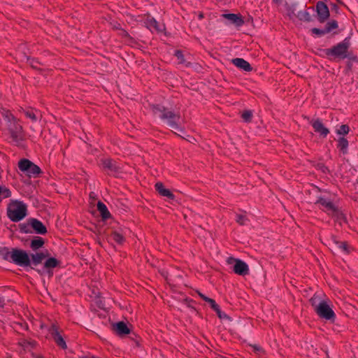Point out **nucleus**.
Masks as SVG:
<instances>
[{
	"mask_svg": "<svg viewBox=\"0 0 358 358\" xmlns=\"http://www.w3.org/2000/svg\"><path fill=\"white\" fill-rule=\"evenodd\" d=\"M152 113L157 116L168 127L183 131L181 127V115L179 110L166 108L160 104H154L151 106Z\"/></svg>",
	"mask_w": 358,
	"mask_h": 358,
	"instance_id": "1",
	"label": "nucleus"
},
{
	"mask_svg": "<svg viewBox=\"0 0 358 358\" xmlns=\"http://www.w3.org/2000/svg\"><path fill=\"white\" fill-rule=\"evenodd\" d=\"M27 208L22 202L19 201H11L8 206V217L13 222H19L27 216Z\"/></svg>",
	"mask_w": 358,
	"mask_h": 358,
	"instance_id": "2",
	"label": "nucleus"
},
{
	"mask_svg": "<svg viewBox=\"0 0 358 358\" xmlns=\"http://www.w3.org/2000/svg\"><path fill=\"white\" fill-rule=\"evenodd\" d=\"M350 43L348 38L331 48L325 50L326 55L329 58L345 59L348 57Z\"/></svg>",
	"mask_w": 358,
	"mask_h": 358,
	"instance_id": "3",
	"label": "nucleus"
},
{
	"mask_svg": "<svg viewBox=\"0 0 358 358\" xmlns=\"http://www.w3.org/2000/svg\"><path fill=\"white\" fill-rule=\"evenodd\" d=\"M18 168L29 178L41 177V169L28 159H22L18 162Z\"/></svg>",
	"mask_w": 358,
	"mask_h": 358,
	"instance_id": "4",
	"label": "nucleus"
},
{
	"mask_svg": "<svg viewBox=\"0 0 358 358\" xmlns=\"http://www.w3.org/2000/svg\"><path fill=\"white\" fill-rule=\"evenodd\" d=\"M11 262L23 267L31 266V259L29 254L18 248H12Z\"/></svg>",
	"mask_w": 358,
	"mask_h": 358,
	"instance_id": "5",
	"label": "nucleus"
},
{
	"mask_svg": "<svg viewBox=\"0 0 358 358\" xmlns=\"http://www.w3.org/2000/svg\"><path fill=\"white\" fill-rule=\"evenodd\" d=\"M8 129L12 142L17 146L21 145L22 142L25 139L22 127L19 123H15L13 124H8Z\"/></svg>",
	"mask_w": 358,
	"mask_h": 358,
	"instance_id": "6",
	"label": "nucleus"
},
{
	"mask_svg": "<svg viewBox=\"0 0 358 358\" xmlns=\"http://www.w3.org/2000/svg\"><path fill=\"white\" fill-rule=\"evenodd\" d=\"M315 312L321 318L327 320H334L336 317L334 312L326 301L320 303L317 306Z\"/></svg>",
	"mask_w": 358,
	"mask_h": 358,
	"instance_id": "7",
	"label": "nucleus"
},
{
	"mask_svg": "<svg viewBox=\"0 0 358 358\" xmlns=\"http://www.w3.org/2000/svg\"><path fill=\"white\" fill-rule=\"evenodd\" d=\"M100 165L108 173H116L121 169V164L110 157H103L100 159Z\"/></svg>",
	"mask_w": 358,
	"mask_h": 358,
	"instance_id": "8",
	"label": "nucleus"
},
{
	"mask_svg": "<svg viewBox=\"0 0 358 358\" xmlns=\"http://www.w3.org/2000/svg\"><path fill=\"white\" fill-rule=\"evenodd\" d=\"M227 263L229 264H232L234 263L233 270L236 274L240 275H245L248 274V266L243 261L235 259L234 257H229L227 259Z\"/></svg>",
	"mask_w": 358,
	"mask_h": 358,
	"instance_id": "9",
	"label": "nucleus"
},
{
	"mask_svg": "<svg viewBox=\"0 0 358 358\" xmlns=\"http://www.w3.org/2000/svg\"><path fill=\"white\" fill-rule=\"evenodd\" d=\"M316 12L318 21L321 23L324 22L329 17V8L323 1H320L317 3Z\"/></svg>",
	"mask_w": 358,
	"mask_h": 358,
	"instance_id": "10",
	"label": "nucleus"
},
{
	"mask_svg": "<svg viewBox=\"0 0 358 358\" xmlns=\"http://www.w3.org/2000/svg\"><path fill=\"white\" fill-rule=\"evenodd\" d=\"M50 334L57 345L62 349H66L67 345L62 336L58 330V327L55 324H52L49 329Z\"/></svg>",
	"mask_w": 358,
	"mask_h": 358,
	"instance_id": "11",
	"label": "nucleus"
},
{
	"mask_svg": "<svg viewBox=\"0 0 358 358\" xmlns=\"http://www.w3.org/2000/svg\"><path fill=\"white\" fill-rule=\"evenodd\" d=\"M310 124L314 129V131L319 134L323 138H326L327 135L329 134V130L327 128L322 120L319 118L313 120L310 122Z\"/></svg>",
	"mask_w": 358,
	"mask_h": 358,
	"instance_id": "12",
	"label": "nucleus"
},
{
	"mask_svg": "<svg viewBox=\"0 0 358 358\" xmlns=\"http://www.w3.org/2000/svg\"><path fill=\"white\" fill-rule=\"evenodd\" d=\"M113 331L120 336H124L130 333V329L127 324L123 322H117L112 324Z\"/></svg>",
	"mask_w": 358,
	"mask_h": 358,
	"instance_id": "13",
	"label": "nucleus"
},
{
	"mask_svg": "<svg viewBox=\"0 0 358 358\" xmlns=\"http://www.w3.org/2000/svg\"><path fill=\"white\" fill-rule=\"evenodd\" d=\"M30 224L32 231H34L36 234L44 235L47 233L45 226L38 220L30 218Z\"/></svg>",
	"mask_w": 358,
	"mask_h": 358,
	"instance_id": "14",
	"label": "nucleus"
},
{
	"mask_svg": "<svg viewBox=\"0 0 358 358\" xmlns=\"http://www.w3.org/2000/svg\"><path fill=\"white\" fill-rule=\"evenodd\" d=\"M231 63L237 68L245 71L250 72L252 70L250 63L243 58H234L231 60Z\"/></svg>",
	"mask_w": 358,
	"mask_h": 358,
	"instance_id": "15",
	"label": "nucleus"
},
{
	"mask_svg": "<svg viewBox=\"0 0 358 358\" xmlns=\"http://www.w3.org/2000/svg\"><path fill=\"white\" fill-rule=\"evenodd\" d=\"M49 252H48V250L45 251V252H36V254H31V268H34V267L31 266V265H34V266H37L38 264H40L46 257H48L49 256Z\"/></svg>",
	"mask_w": 358,
	"mask_h": 358,
	"instance_id": "16",
	"label": "nucleus"
},
{
	"mask_svg": "<svg viewBox=\"0 0 358 358\" xmlns=\"http://www.w3.org/2000/svg\"><path fill=\"white\" fill-rule=\"evenodd\" d=\"M222 16L224 18L231 21L237 27H241L244 24V21L241 15L239 14L228 13L224 14Z\"/></svg>",
	"mask_w": 358,
	"mask_h": 358,
	"instance_id": "17",
	"label": "nucleus"
},
{
	"mask_svg": "<svg viewBox=\"0 0 358 358\" xmlns=\"http://www.w3.org/2000/svg\"><path fill=\"white\" fill-rule=\"evenodd\" d=\"M155 188L161 196L167 197L169 199H174V194L169 189L165 188L162 182H157Z\"/></svg>",
	"mask_w": 358,
	"mask_h": 358,
	"instance_id": "18",
	"label": "nucleus"
},
{
	"mask_svg": "<svg viewBox=\"0 0 358 358\" xmlns=\"http://www.w3.org/2000/svg\"><path fill=\"white\" fill-rule=\"evenodd\" d=\"M45 243L44 239L39 236H35L30 243V248L33 250H37L42 248Z\"/></svg>",
	"mask_w": 358,
	"mask_h": 358,
	"instance_id": "19",
	"label": "nucleus"
},
{
	"mask_svg": "<svg viewBox=\"0 0 358 358\" xmlns=\"http://www.w3.org/2000/svg\"><path fill=\"white\" fill-rule=\"evenodd\" d=\"M348 145H349L348 141L345 138L341 137V138H338L337 148L339 149V150L343 155H345L348 153Z\"/></svg>",
	"mask_w": 358,
	"mask_h": 358,
	"instance_id": "20",
	"label": "nucleus"
},
{
	"mask_svg": "<svg viewBox=\"0 0 358 358\" xmlns=\"http://www.w3.org/2000/svg\"><path fill=\"white\" fill-rule=\"evenodd\" d=\"M97 209L101 213L103 220H106L110 217V213L108 210L106 206L101 201H99L97 203Z\"/></svg>",
	"mask_w": 358,
	"mask_h": 358,
	"instance_id": "21",
	"label": "nucleus"
},
{
	"mask_svg": "<svg viewBox=\"0 0 358 358\" xmlns=\"http://www.w3.org/2000/svg\"><path fill=\"white\" fill-rule=\"evenodd\" d=\"M317 203L321 204L327 211L332 213L335 210L336 207L331 201H327L323 198H320L317 200Z\"/></svg>",
	"mask_w": 358,
	"mask_h": 358,
	"instance_id": "22",
	"label": "nucleus"
},
{
	"mask_svg": "<svg viewBox=\"0 0 358 358\" xmlns=\"http://www.w3.org/2000/svg\"><path fill=\"white\" fill-rule=\"evenodd\" d=\"M59 262L54 257L48 258L44 263L43 268L52 269L59 265Z\"/></svg>",
	"mask_w": 358,
	"mask_h": 358,
	"instance_id": "23",
	"label": "nucleus"
},
{
	"mask_svg": "<svg viewBox=\"0 0 358 358\" xmlns=\"http://www.w3.org/2000/svg\"><path fill=\"white\" fill-rule=\"evenodd\" d=\"M12 250H10L8 248H0V257L4 260L11 262Z\"/></svg>",
	"mask_w": 358,
	"mask_h": 358,
	"instance_id": "24",
	"label": "nucleus"
},
{
	"mask_svg": "<svg viewBox=\"0 0 358 358\" xmlns=\"http://www.w3.org/2000/svg\"><path fill=\"white\" fill-rule=\"evenodd\" d=\"M38 111L33 108H28L24 111L25 116L29 118L32 122H36L38 120L37 117Z\"/></svg>",
	"mask_w": 358,
	"mask_h": 358,
	"instance_id": "25",
	"label": "nucleus"
},
{
	"mask_svg": "<svg viewBox=\"0 0 358 358\" xmlns=\"http://www.w3.org/2000/svg\"><path fill=\"white\" fill-rule=\"evenodd\" d=\"M3 117L5 120H7V122L9 123V124H13L15 123H18V120L14 117V115L9 111L6 110L3 113Z\"/></svg>",
	"mask_w": 358,
	"mask_h": 358,
	"instance_id": "26",
	"label": "nucleus"
},
{
	"mask_svg": "<svg viewBox=\"0 0 358 358\" xmlns=\"http://www.w3.org/2000/svg\"><path fill=\"white\" fill-rule=\"evenodd\" d=\"M20 232L29 234L32 233L31 227L30 224V218L27 220V222L20 224L19 225Z\"/></svg>",
	"mask_w": 358,
	"mask_h": 358,
	"instance_id": "27",
	"label": "nucleus"
},
{
	"mask_svg": "<svg viewBox=\"0 0 358 358\" xmlns=\"http://www.w3.org/2000/svg\"><path fill=\"white\" fill-rule=\"evenodd\" d=\"M338 27V25L337 21L331 20L326 24L325 27H324V31H325L326 34H328V33H330L331 31H332L334 29H337Z\"/></svg>",
	"mask_w": 358,
	"mask_h": 358,
	"instance_id": "28",
	"label": "nucleus"
},
{
	"mask_svg": "<svg viewBox=\"0 0 358 358\" xmlns=\"http://www.w3.org/2000/svg\"><path fill=\"white\" fill-rule=\"evenodd\" d=\"M338 27V25L337 21L331 20L326 24L325 27H324V31H325L326 34H328V33H330L331 31H332L334 29H337Z\"/></svg>",
	"mask_w": 358,
	"mask_h": 358,
	"instance_id": "29",
	"label": "nucleus"
},
{
	"mask_svg": "<svg viewBox=\"0 0 358 358\" xmlns=\"http://www.w3.org/2000/svg\"><path fill=\"white\" fill-rule=\"evenodd\" d=\"M331 213L332 215L336 218V221L339 222L340 224H341L343 221L345 222L346 218L345 215L343 214V213L339 211L338 208H336L335 210L333 211Z\"/></svg>",
	"mask_w": 358,
	"mask_h": 358,
	"instance_id": "30",
	"label": "nucleus"
},
{
	"mask_svg": "<svg viewBox=\"0 0 358 358\" xmlns=\"http://www.w3.org/2000/svg\"><path fill=\"white\" fill-rule=\"evenodd\" d=\"M11 195L10 191L9 189L6 187L5 186L0 185V201L3 199L8 198Z\"/></svg>",
	"mask_w": 358,
	"mask_h": 358,
	"instance_id": "31",
	"label": "nucleus"
},
{
	"mask_svg": "<svg viewBox=\"0 0 358 358\" xmlns=\"http://www.w3.org/2000/svg\"><path fill=\"white\" fill-rule=\"evenodd\" d=\"M252 117L253 114L250 110H244L241 114V117L245 122H250L252 121Z\"/></svg>",
	"mask_w": 358,
	"mask_h": 358,
	"instance_id": "32",
	"label": "nucleus"
},
{
	"mask_svg": "<svg viewBox=\"0 0 358 358\" xmlns=\"http://www.w3.org/2000/svg\"><path fill=\"white\" fill-rule=\"evenodd\" d=\"M332 238H333L334 243L338 245V248L341 249L342 250H343L346 253H348L350 252L349 247H348V245H347L346 243H345V242H340V241H337L335 238V237H334V236L332 237Z\"/></svg>",
	"mask_w": 358,
	"mask_h": 358,
	"instance_id": "33",
	"label": "nucleus"
},
{
	"mask_svg": "<svg viewBox=\"0 0 358 358\" xmlns=\"http://www.w3.org/2000/svg\"><path fill=\"white\" fill-rule=\"evenodd\" d=\"M299 17L300 20L304 22H311L313 21L312 16L308 11L300 12L299 14Z\"/></svg>",
	"mask_w": 358,
	"mask_h": 358,
	"instance_id": "34",
	"label": "nucleus"
},
{
	"mask_svg": "<svg viewBox=\"0 0 358 358\" xmlns=\"http://www.w3.org/2000/svg\"><path fill=\"white\" fill-rule=\"evenodd\" d=\"M110 238L119 244L122 243L124 241L123 236L116 231L111 234Z\"/></svg>",
	"mask_w": 358,
	"mask_h": 358,
	"instance_id": "35",
	"label": "nucleus"
},
{
	"mask_svg": "<svg viewBox=\"0 0 358 358\" xmlns=\"http://www.w3.org/2000/svg\"><path fill=\"white\" fill-rule=\"evenodd\" d=\"M325 301H322L320 299L319 296L314 295L310 299V303L311 305L314 307L315 310H316L317 305H319L320 303H324Z\"/></svg>",
	"mask_w": 358,
	"mask_h": 358,
	"instance_id": "36",
	"label": "nucleus"
},
{
	"mask_svg": "<svg viewBox=\"0 0 358 358\" xmlns=\"http://www.w3.org/2000/svg\"><path fill=\"white\" fill-rule=\"evenodd\" d=\"M350 131V127L347 124H342L336 131L338 135H346Z\"/></svg>",
	"mask_w": 358,
	"mask_h": 358,
	"instance_id": "37",
	"label": "nucleus"
},
{
	"mask_svg": "<svg viewBox=\"0 0 358 358\" xmlns=\"http://www.w3.org/2000/svg\"><path fill=\"white\" fill-rule=\"evenodd\" d=\"M174 55L177 57V59H178V62L180 64H185V57H184L183 53L181 50H176Z\"/></svg>",
	"mask_w": 358,
	"mask_h": 358,
	"instance_id": "38",
	"label": "nucleus"
},
{
	"mask_svg": "<svg viewBox=\"0 0 358 358\" xmlns=\"http://www.w3.org/2000/svg\"><path fill=\"white\" fill-rule=\"evenodd\" d=\"M310 31H311V33L313 34L317 35L318 36H322L327 34L325 31H324V29H318V28H313L310 30Z\"/></svg>",
	"mask_w": 358,
	"mask_h": 358,
	"instance_id": "39",
	"label": "nucleus"
},
{
	"mask_svg": "<svg viewBox=\"0 0 358 358\" xmlns=\"http://www.w3.org/2000/svg\"><path fill=\"white\" fill-rule=\"evenodd\" d=\"M148 22L149 23V25L155 29L158 30V22L154 17H148Z\"/></svg>",
	"mask_w": 358,
	"mask_h": 358,
	"instance_id": "40",
	"label": "nucleus"
},
{
	"mask_svg": "<svg viewBox=\"0 0 358 358\" xmlns=\"http://www.w3.org/2000/svg\"><path fill=\"white\" fill-rule=\"evenodd\" d=\"M247 217L243 215H236V222L241 224L244 225L245 224V221L247 220Z\"/></svg>",
	"mask_w": 358,
	"mask_h": 358,
	"instance_id": "41",
	"label": "nucleus"
},
{
	"mask_svg": "<svg viewBox=\"0 0 358 358\" xmlns=\"http://www.w3.org/2000/svg\"><path fill=\"white\" fill-rule=\"evenodd\" d=\"M209 305L210 307L216 312L217 310H219L220 307L219 306L215 303V300H209Z\"/></svg>",
	"mask_w": 358,
	"mask_h": 358,
	"instance_id": "42",
	"label": "nucleus"
},
{
	"mask_svg": "<svg viewBox=\"0 0 358 358\" xmlns=\"http://www.w3.org/2000/svg\"><path fill=\"white\" fill-rule=\"evenodd\" d=\"M252 348L253 349V352L257 355H260L264 352V350L260 346L252 345Z\"/></svg>",
	"mask_w": 358,
	"mask_h": 358,
	"instance_id": "43",
	"label": "nucleus"
},
{
	"mask_svg": "<svg viewBox=\"0 0 358 358\" xmlns=\"http://www.w3.org/2000/svg\"><path fill=\"white\" fill-rule=\"evenodd\" d=\"M216 313L217 314V316L220 318V319H224V318H229V317L227 316V315L223 312L221 311L220 309H219V310H217L216 311Z\"/></svg>",
	"mask_w": 358,
	"mask_h": 358,
	"instance_id": "44",
	"label": "nucleus"
},
{
	"mask_svg": "<svg viewBox=\"0 0 358 358\" xmlns=\"http://www.w3.org/2000/svg\"><path fill=\"white\" fill-rule=\"evenodd\" d=\"M199 295L200 296V297L202 299H203L205 301L208 302V303H209V300H212V299L206 296L205 295H203V294H201L200 292H199Z\"/></svg>",
	"mask_w": 358,
	"mask_h": 358,
	"instance_id": "45",
	"label": "nucleus"
},
{
	"mask_svg": "<svg viewBox=\"0 0 358 358\" xmlns=\"http://www.w3.org/2000/svg\"><path fill=\"white\" fill-rule=\"evenodd\" d=\"M273 2L277 5H279L282 3V0H272Z\"/></svg>",
	"mask_w": 358,
	"mask_h": 358,
	"instance_id": "46",
	"label": "nucleus"
},
{
	"mask_svg": "<svg viewBox=\"0 0 358 358\" xmlns=\"http://www.w3.org/2000/svg\"><path fill=\"white\" fill-rule=\"evenodd\" d=\"M90 197L92 199H95V194L94 192H91L90 194Z\"/></svg>",
	"mask_w": 358,
	"mask_h": 358,
	"instance_id": "47",
	"label": "nucleus"
},
{
	"mask_svg": "<svg viewBox=\"0 0 358 358\" xmlns=\"http://www.w3.org/2000/svg\"><path fill=\"white\" fill-rule=\"evenodd\" d=\"M48 273L49 276H52L53 275V272L51 271V269H48Z\"/></svg>",
	"mask_w": 358,
	"mask_h": 358,
	"instance_id": "48",
	"label": "nucleus"
},
{
	"mask_svg": "<svg viewBox=\"0 0 358 358\" xmlns=\"http://www.w3.org/2000/svg\"><path fill=\"white\" fill-rule=\"evenodd\" d=\"M24 182H27V184H29V185H31V180H24Z\"/></svg>",
	"mask_w": 358,
	"mask_h": 358,
	"instance_id": "49",
	"label": "nucleus"
},
{
	"mask_svg": "<svg viewBox=\"0 0 358 358\" xmlns=\"http://www.w3.org/2000/svg\"><path fill=\"white\" fill-rule=\"evenodd\" d=\"M38 182V180H35V184L33 185V186L36 187V183Z\"/></svg>",
	"mask_w": 358,
	"mask_h": 358,
	"instance_id": "50",
	"label": "nucleus"
},
{
	"mask_svg": "<svg viewBox=\"0 0 358 358\" xmlns=\"http://www.w3.org/2000/svg\"><path fill=\"white\" fill-rule=\"evenodd\" d=\"M199 17H200V18H202V17H203V15H199Z\"/></svg>",
	"mask_w": 358,
	"mask_h": 358,
	"instance_id": "51",
	"label": "nucleus"
},
{
	"mask_svg": "<svg viewBox=\"0 0 358 358\" xmlns=\"http://www.w3.org/2000/svg\"><path fill=\"white\" fill-rule=\"evenodd\" d=\"M125 36H129L128 33L125 32Z\"/></svg>",
	"mask_w": 358,
	"mask_h": 358,
	"instance_id": "52",
	"label": "nucleus"
},
{
	"mask_svg": "<svg viewBox=\"0 0 358 358\" xmlns=\"http://www.w3.org/2000/svg\"><path fill=\"white\" fill-rule=\"evenodd\" d=\"M357 184H358V180H357Z\"/></svg>",
	"mask_w": 358,
	"mask_h": 358,
	"instance_id": "53",
	"label": "nucleus"
}]
</instances>
